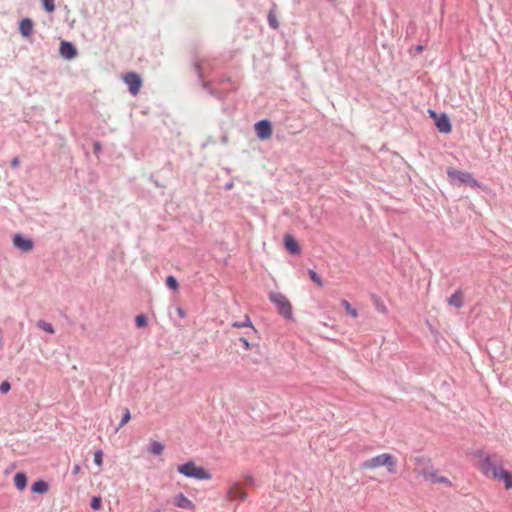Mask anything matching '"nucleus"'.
I'll list each match as a JSON object with an SVG mask.
<instances>
[{"mask_svg": "<svg viewBox=\"0 0 512 512\" xmlns=\"http://www.w3.org/2000/svg\"><path fill=\"white\" fill-rule=\"evenodd\" d=\"M382 466H386L388 472L391 474H395L397 472V461L395 457L389 453H383L367 459L360 465L362 469H375Z\"/></svg>", "mask_w": 512, "mask_h": 512, "instance_id": "f257e3e1", "label": "nucleus"}, {"mask_svg": "<svg viewBox=\"0 0 512 512\" xmlns=\"http://www.w3.org/2000/svg\"><path fill=\"white\" fill-rule=\"evenodd\" d=\"M177 471L187 478L197 480H210L212 478V474L207 469L197 466L194 461L178 465Z\"/></svg>", "mask_w": 512, "mask_h": 512, "instance_id": "f03ea898", "label": "nucleus"}, {"mask_svg": "<svg viewBox=\"0 0 512 512\" xmlns=\"http://www.w3.org/2000/svg\"><path fill=\"white\" fill-rule=\"evenodd\" d=\"M269 300L276 306L278 313L285 319H292V305L287 297L280 292H270Z\"/></svg>", "mask_w": 512, "mask_h": 512, "instance_id": "7ed1b4c3", "label": "nucleus"}, {"mask_svg": "<svg viewBox=\"0 0 512 512\" xmlns=\"http://www.w3.org/2000/svg\"><path fill=\"white\" fill-rule=\"evenodd\" d=\"M204 64H205V61H196L194 63V69H195V72L198 75V78L202 81V87L205 90H207L209 92V94L212 95L213 97L217 98L220 101H224L225 98H226V93L212 88L210 86L209 82H204L203 81V77H204V75H203L204 74Z\"/></svg>", "mask_w": 512, "mask_h": 512, "instance_id": "20e7f679", "label": "nucleus"}, {"mask_svg": "<svg viewBox=\"0 0 512 512\" xmlns=\"http://www.w3.org/2000/svg\"><path fill=\"white\" fill-rule=\"evenodd\" d=\"M428 113L435 121V126L440 133L449 134L452 131V124L446 113H437L435 110L429 109Z\"/></svg>", "mask_w": 512, "mask_h": 512, "instance_id": "39448f33", "label": "nucleus"}, {"mask_svg": "<svg viewBox=\"0 0 512 512\" xmlns=\"http://www.w3.org/2000/svg\"><path fill=\"white\" fill-rule=\"evenodd\" d=\"M480 469L485 476L495 479L503 468L494 463L489 455H485L481 461Z\"/></svg>", "mask_w": 512, "mask_h": 512, "instance_id": "423d86ee", "label": "nucleus"}, {"mask_svg": "<svg viewBox=\"0 0 512 512\" xmlns=\"http://www.w3.org/2000/svg\"><path fill=\"white\" fill-rule=\"evenodd\" d=\"M124 82L128 86V90L132 95H137L142 86V79L136 72H128L124 75Z\"/></svg>", "mask_w": 512, "mask_h": 512, "instance_id": "0eeeda50", "label": "nucleus"}, {"mask_svg": "<svg viewBox=\"0 0 512 512\" xmlns=\"http://www.w3.org/2000/svg\"><path fill=\"white\" fill-rule=\"evenodd\" d=\"M254 129L260 140H267L272 135V124L267 119L257 121L254 125Z\"/></svg>", "mask_w": 512, "mask_h": 512, "instance_id": "6e6552de", "label": "nucleus"}, {"mask_svg": "<svg viewBox=\"0 0 512 512\" xmlns=\"http://www.w3.org/2000/svg\"><path fill=\"white\" fill-rule=\"evenodd\" d=\"M13 245L23 252H30L34 248V242L32 239L27 238L22 234H15L13 236Z\"/></svg>", "mask_w": 512, "mask_h": 512, "instance_id": "1a4fd4ad", "label": "nucleus"}, {"mask_svg": "<svg viewBox=\"0 0 512 512\" xmlns=\"http://www.w3.org/2000/svg\"><path fill=\"white\" fill-rule=\"evenodd\" d=\"M59 53L64 59L71 60L77 56L78 51L73 43L63 40L60 42Z\"/></svg>", "mask_w": 512, "mask_h": 512, "instance_id": "9d476101", "label": "nucleus"}, {"mask_svg": "<svg viewBox=\"0 0 512 512\" xmlns=\"http://www.w3.org/2000/svg\"><path fill=\"white\" fill-rule=\"evenodd\" d=\"M284 247L292 255H298L301 252L300 245L297 240L291 234L284 235Z\"/></svg>", "mask_w": 512, "mask_h": 512, "instance_id": "9b49d317", "label": "nucleus"}, {"mask_svg": "<svg viewBox=\"0 0 512 512\" xmlns=\"http://www.w3.org/2000/svg\"><path fill=\"white\" fill-rule=\"evenodd\" d=\"M227 495L231 500H246L247 493L241 487L240 483H234L228 490Z\"/></svg>", "mask_w": 512, "mask_h": 512, "instance_id": "f8f14e48", "label": "nucleus"}, {"mask_svg": "<svg viewBox=\"0 0 512 512\" xmlns=\"http://www.w3.org/2000/svg\"><path fill=\"white\" fill-rule=\"evenodd\" d=\"M173 504L181 509L193 510L195 509V504L188 499L182 492L175 495L173 499Z\"/></svg>", "mask_w": 512, "mask_h": 512, "instance_id": "ddd939ff", "label": "nucleus"}, {"mask_svg": "<svg viewBox=\"0 0 512 512\" xmlns=\"http://www.w3.org/2000/svg\"><path fill=\"white\" fill-rule=\"evenodd\" d=\"M447 175L452 181L458 182L459 184H465L467 179H469V172L451 167L447 169Z\"/></svg>", "mask_w": 512, "mask_h": 512, "instance_id": "4468645a", "label": "nucleus"}, {"mask_svg": "<svg viewBox=\"0 0 512 512\" xmlns=\"http://www.w3.org/2000/svg\"><path fill=\"white\" fill-rule=\"evenodd\" d=\"M34 23L31 18L25 17L19 22V33L23 38H29L33 33Z\"/></svg>", "mask_w": 512, "mask_h": 512, "instance_id": "2eb2a0df", "label": "nucleus"}, {"mask_svg": "<svg viewBox=\"0 0 512 512\" xmlns=\"http://www.w3.org/2000/svg\"><path fill=\"white\" fill-rule=\"evenodd\" d=\"M232 327H235V328L249 327L250 331L247 333L248 338H251L252 335H256L257 334V330L253 326L249 316H245L243 321H235V322H233L232 323Z\"/></svg>", "mask_w": 512, "mask_h": 512, "instance_id": "dca6fc26", "label": "nucleus"}, {"mask_svg": "<svg viewBox=\"0 0 512 512\" xmlns=\"http://www.w3.org/2000/svg\"><path fill=\"white\" fill-rule=\"evenodd\" d=\"M48 489L49 485L43 479H39L31 485V492L36 494H45L48 491Z\"/></svg>", "mask_w": 512, "mask_h": 512, "instance_id": "f3484780", "label": "nucleus"}, {"mask_svg": "<svg viewBox=\"0 0 512 512\" xmlns=\"http://www.w3.org/2000/svg\"><path fill=\"white\" fill-rule=\"evenodd\" d=\"M448 304L458 309L463 306V294L460 289H458L448 298Z\"/></svg>", "mask_w": 512, "mask_h": 512, "instance_id": "a211bd4d", "label": "nucleus"}, {"mask_svg": "<svg viewBox=\"0 0 512 512\" xmlns=\"http://www.w3.org/2000/svg\"><path fill=\"white\" fill-rule=\"evenodd\" d=\"M496 479L503 481L506 489H512V473L510 471L503 468L499 471Z\"/></svg>", "mask_w": 512, "mask_h": 512, "instance_id": "6ab92c4d", "label": "nucleus"}, {"mask_svg": "<svg viewBox=\"0 0 512 512\" xmlns=\"http://www.w3.org/2000/svg\"><path fill=\"white\" fill-rule=\"evenodd\" d=\"M14 485L18 490H24L27 486V476L24 472H17L14 475Z\"/></svg>", "mask_w": 512, "mask_h": 512, "instance_id": "aec40b11", "label": "nucleus"}, {"mask_svg": "<svg viewBox=\"0 0 512 512\" xmlns=\"http://www.w3.org/2000/svg\"><path fill=\"white\" fill-rule=\"evenodd\" d=\"M149 452L154 455H160L162 454L164 450V445L158 441H152L149 446Z\"/></svg>", "mask_w": 512, "mask_h": 512, "instance_id": "412c9836", "label": "nucleus"}, {"mask_svg": "<svg viewBox=\"0 0 512 512\" xmlns=\"http://www.w3.org/2000/svg\"><path fill=\"white\" fill-rule=\"evenodd\" d=\"M165 284L170 290L173 291H177L179 288V283L173 275H169L166 277Z\"/></svg>", "mask_w": 512, "mask_h": 512, "instance_id": "4be33fe9", "label": "nucleus"}, {"mask_svg": "<svg viewBox=\"0 0 512 512\" xmlns=\"http://www.w3.org/2000/svg\"><path fill=\"white\" fill-rule=\"evenodd\" d=\"M37 327H38L39 329L44 330L45 332H47V333H49V334H53V333L55 332V330H54V328H53L52 324H51V323H49V322H46V321H44V320H39V321L37 322Z\"/></svg>", "mask_w": 512, "mask_h": 512, "instance_id": "5701e85b", "label": "nucleus"}, {"mask_svg": "<svg viewBox=\"0 0 512 512\" xmlns=\"http://www.w3.org/2000/svg\"><path fill=\"white\" fill-rule=\"evenodd\" d=\"M131 419V413H130V410L128 408H125L123 410V414H122V417H121V421L119 423V426L117 427V431L123 427L125 424H127L129 422V420Z\"/></svg>", "mask_w": 512, "mask_h": 512, "instance_id": "b1692460", "label": "nucleus"}, {"mask_svg": "<svg viewBox=\"0 0 512 512\" xmlns=\"http://www.w3.org/2000/svg\"><path fill=\"white\" fill-rule=\"evenodd\" d=\"M148 319L144 314H139L135 317V326L137 328H144L147 326Z\"/></svg>", "mask_w": 512, "mask_h": 512, "instance_id": "393cba45", "label": "nucleus"}, {"mask_svg": "<svg viewBox=\"0 0 512 512\" xmlns=\"http://www.w3.org/2000/svg\"><path fill=\"white\" fill-rule=\"evenodd\" d=\"M267 19H268V24L272 29H277L279 27V22L277 20V17L272 10L268 13Z\"/></svg>", "mask_w": 512, "mask_h": 512, "instance_id": "a878e982", "label": "nucleus"}, {"mask_svg": "<svg viewBox=\"0 0 512 512\" xmlns=\"http://www.w3.org/2000/svg\"><path fill=\"white\" fill-rule=\"evenodd\" d=\"M422 475L425 479L430 480L433 482V479L439 477L436 472L433 470V468H426L422 471Z\"/></svg>", "mask_w": 512, "mask_h": 512, "instance_id": "bb28decb", "label": "nucleus"}, {"mask_svg": "<svg viewBox=\"0 0 512 512\" xmlns=\"http://www.w3.org/2000/svg\"><path fill=\"white\" fill-rule=\"evenodd\" d=\"M90 507L97 511L102 507V498L100 496H93L90 502Z\"/></svg>", "mask_w": 512, "mask_h": 512, "instance_id": "cd10ccee", "label": "nucleus"}, {"mask_svg": "<svg viewBox=\"0 0 512 512\" xmlns=\"http://www.w3.org/2000/svg\"><path fill=\"white\" fill-rule=\"evenodd\" d=\"M308 274H309V277L310 279L316 283L318 286H323V282H322V279L321 277L317 274V272L313 269H309L308 270Z\"/></svg>", "mask_w": 512, "mask_h": 512, "instance_id": "c85d7f7f", "label": "nucleus"}, {"mask_svg": "<svg viewBox=\"0 0 512 512\" xmlns=\"http://www.w3.org/2000/svg\"><path fill=\"white\" fill-rule=\"evenodd\" d=\"M41 1H42L43 9L46 12L51 13L55 10L54 0H41Z\"/></svg>", "mask_w": 512, "mask_h": 512, "instance_id": "c756f323", "label": "nucleus"}, {"mask_svg": "<svg viewBox=\"0 0 512 512\" xmlns=\"http://www.w3.org/2000/svg\"><path fill=\"white\" fill-rule=\"evenodd\" d=\"M342 305L345 307L346 311L352 315L353 317H357V310L355 308L352 307V305L347 301V300H343L342 301Z\"/></svg>", "mask_w": 512, "mask_h": 512, "instance_id": "7c9ffc66", "label": "nucleus"}, {"mask_svg": "<svg viewBox=\"0 0 512 512\" xmlns=\"http://www.w3.org/2000/svg\"><path fill=\"white\" fill-rule=\"evenodd\" d=\"M465 184L469 185L472 188H479L480 187L479 181L476 180L471 173H469V179H467Z\"/></svg>", "mask_w": 512, "mask_h": 512, "instance_id": "2f4dec72", "label": "nucleus"}, {"mask_svg": "<svg viewBox=\"0 0 512 512\" xmlns=\"http://www.w3.org/2000/svg\"><path fill=\"white\" fill-rule=\"evenodd\" d=\"M11 390V383L7 380L0 384V393L6 394Z\"/></svg>", "mask_w": 512, "mask_h": 512, "instance_id": "473e14b6", "label": "nucleus"}, {"mask_svg": "<svg viewBox=\"0 0 512 512\" xmlns=\"http://www.w3.org/2000/svg\"><path fill=\"white\" fill-rule=\"evenodd\" d=\"M103 461V453L101 450H98L94 454V463L97 465H101Z\"/></svg>", "mask_w": 512, "mask_h": 512, "instance_id": "72a5a7b5", "label": "nucleus"}, {"mask_svg": "<svg viewBox=\"0 0 512 512\" xmlns=\"http://www.w3.org/2000/svg\"><path fill=\"white\" fill-rule=\"evenodd\" d=\"M239 341L242 343L245 350H250L252 347V344L248 341L246 337H240Z\"/></svg>", "mask_w": 512, "mask_h": 512, "instance_id": "f704fd0d", "label": "nucleus"}, {"mask_svg": "<svg viewBox=\"0 0 512 512\" xmlns=\"http://www.w3.org/2000/svg\"><path fill=\"white\" fill-rule=\"evenodd\" d=\"M433 483H445V484H450V481L447 477L445 476H439L435 479H433Z\"/></svg>", "mask_w": 512, "mask_h": 512, "instance_id": "c9c22d12", "label": "nucleus"}, {"mask_svg": "<svg viewBox=\"0 0 512 512\" xmlns=\"http://www.w3.org/2000/svg\"><path fill=\"white\" fill-rule=\"evenodd\" d=\"M20 166V160L18 157H14L12 160H11V167L12 168H18Z\"/></svg>", "mask_w": 512, "mask_h": 512, "instance_id": "e433bc0d", "label": "nucleus"}, {"mask_svg": "<svg viewBox=\"0 0 512 512\" xmlns=\"http://www.w3.org/2000/svg\"><path fill=\"white\" fill-rule=\"evenodd\" d=\"M245 483L247 485H254L255 484V479L251 475H248V476L245 477Z\"/></svg>", "mask_w": 512, "mask_h": 512, "instance_id": "4c0bfd02", "label": "nucleus"}, {"mask_svg": "<svg viewBox=\"0 0 512 512\" xmlns=\"http://www.w3.org/2000/svg\"><path fill=\"white\" fill-rule=\"evenodd\" d=\"M100 151H101V144H100V142H95L94 143V152L98 153Z\"/></svg>", "mask_w": 512, "mask_h": 512, "instance_id": "58836bf2", "label": "nucleus"}, {"mask_svg": "<svg viewBox=\"0 0 512 512\" xmlns=\"http://www.w3.org/2000/svg\"><path fill=\"white\" fill-rule=\"evenodd\" d=\"M177 314L181 317V318H184L185 317V311L183 308L181 307H178L177 308Z\"/></svg>", "mask_w": 512, "mask_h": 512, "instance_id": "ea45409f", "label": "nucleus"}, {"mask_svg": "<svg viewBox=\"0 0 512 512\" xmlns=\"http://www.w3.org/2000/svg\"><path fill=\"white\" fill-rule=\"evenodd\" d=\"M80 471V466L78 464L73 466L72 473L77 474Z\"/></svg>", "mask_w": 512, "mask_h": 512, "instance_id": "a19ab883", "label": "nucleus"}, {"mask_svg": "<svg viewBox=\"0 0 512 512\" xmlns=\"http://www.w3.org/2000/svg\"><path fill=\"white\" fill-rule=\"evenodd\" d=\"M423 50H424V46H423V45L419 44V45H416V46H415V51H416V52L420 53V52H422Z\"/></svg>", "mask_w": 512, "mask_h": 512, "instance_id": "79ce46f5", "label": "nucleus"}, {"mask_svg": "<svg viewBox=\"0 0 512 512\" xmlns=\"http://www.w3.org/2000/svg\"><path fill=\"white\" fill-rule=\"evenodd\" d=\"M232 186H233V184H232V183H228V184L226 185V189H230Z\"/></svg>", "mask_w": 512, "mask_h": 512, "instance_id": "37998d69", "label": "nucleus"}, {"mask_svg": "<svg viewBox=\"0 0 512 512\" xmlns=\"http://www.w3.org/2000/svg\"><path fill=\"white\" fill-rule=\"evenodd\" d=\"M332 2H335L336 0H331Z\"/></svg>", "mask_w": 512, "mask_h": 512, "instance_id": "c03bdc74", "label": "nucleus"}]
</instances>
